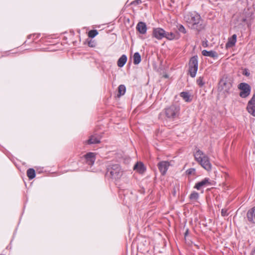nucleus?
I'll use <instances>...</instances> for the list:
<instances>
[{"mask_svg":"<svg viewBox=\"0 0 255 255\" xmlns=\"http://www.w3.org/2000/svg\"><path fill=\"white\" fill-rule=\"evenodd\" d=\"M232 87L231 83L229 81L227 77H223L219 81V89L221 91H223L224 93H229Z\"/></svg>","mask_w":255,"mask_h":255,"instance_id":"423d86ee","label":"nucleus"},{"mask_svg":"<svg viewBox=\"0 0 255 255\" xmlns=\"http://www.w3.org/2000/svg\"><path fill=\"white\" fill-rule=\"evenodd\" d=\"M180 108L178 104H172L164 109V113L167 118L174 120L180 114Z\"/></svg>","mask_w":255,"mask_h":255,"instance_id":"20e7f679","label":"nucleus"},{"mask_svg":"<svg viewBox=\"0 0 255 255\" xmlns=\"http://www.w3.org/2000/svg\"><path fill=\"white\" fill-rule=\"evenodd\" d=\"M164 37L169 40H172L173 39H178L179 38V34H175L172 32H167L165 31V34Z\"/></svg>","mask_w":255,"mask_h":255,"instance_id":"aec40b11","label":"nucleus"},{"mask_svg":"<svg viewBox=\"0 0 255 255\" xmlns=\"http://www.w3.org/2000/svg\"><path fill=\"white\" fill-rule=\"evenodd\" d=\"M248 112L254 117H255V94L249 101L247 107Z\"/></svg>","mask_w":255,"mask_h":255,"instance_id":"9d476101","label":"nucleus"},{"mask_svg":"<svg viewBox=\"0 0 255 255\" xmlns=\"http://www.w3.org/2000/svg\"><path fill=\"white\" fill-rule=\"evenodd\" d=\"M126 91V87L124 85H120L118 87V94L119 97L125 94Z\"/></svg>","mask_w":255,"mask_h":255,"instance_id":"5701e85b","label":"nucleus"},{"mask_svg":"<svg viewBox=\"0 0 255 255\" xmlns=\"http://www.w3.org/2000/svg\"><path fill=\"white\" fill-rule=\"evenodd\" d=\"M188 230H187L186 232L184 234L185 237L187 236L188 235Z\"/></svg>","mask_w":255,"mask_h":255,"instance_id":"f704fd0d","label":"nucleus"},{"mask_svg":"<svg viewBox=\"0 0 255 255\" xmlns=\"http://www.w3.org/2000/svg\"><path fill=\"white\" fill-rule=\"evenodd\" d=\"M237 41V35L236 34H233L231 38L228 39V41L226 44V48H230L235 45Z\"/></svg>","mask_w":255,"mask_h":255,"instance_id":"a211bd4d","label":"nucleus"},{"mask_svg":"<svg viewBox=\"0 0 255 255\" xmlns=\"http://www.w3.org/2000/svg\"><path fill=\"white\" fill-rule=\"evenodd\" d=\"M133 169L136 170L137 172L140 174H142L144 172L146 168L144 164L141 162H137L133 167Z\"/></svg>","mask_w":255,"mask_h":255,"instance_id":"dca6fc26","label":"nucleus"},{"mask_svg":"<svg viewBox=\"0 0 255 255\" xmlns=\"http://www.w3.org/2000/svg\"><path fill=\"white\" fill-rule=\"evenodd\" d=\"M243 74L248 77L250 75V73L248 69H245L243 71Z\"/></svg>","mask_w":255,"mask_h":255,"instance_id":"473e14b6","label":"nucleus"},{"mask_svg":"<svg viewBox=\"0 0 255 255\" xmlns=\"http://www.w3.org/2000/svg\"><path fill=\"white\" fill-rule=\"evenodd\" d=\"M177 29L180 32H181L183 34H185L186 33V30L185 27L181 24H178L177 25Z\"/></svg>","mask_w":255,"mask_h":255,"instance_id":"cd10ccee","label":"nucleus"},{"mask_svg":"<svg viewBox=\"0 0 255 255\" xmlns=\"http://www.w3.org/2000/svg\"><path fill=\"white\" fill-rule=\"evenodd\" d=\"M105 176L107 178L115 180L120 179L123 174V170L118 164H110L107 165Z\"/></svg>","mask_w":255,"mask_h":255,"instance_id":"f03ea898","label":"nucleus"},{"mask_svg":"<svg viewBox=\"0 0 255 255\" xmlns=\"http://www.w3.org/2000/svg\"><path fill=\"white\" fill-rule=\"evenodd\" d=\"M195 160L205 170L210 171L212 169V164L210 163L209 157L202 150L198 149L194 153Z\"/></svg>","mask_w":255,"mask_h":255,"instance_id":"7ed1b4c3","label":"nucleus"},{"mask_svg":"<svg viewBox=\"0 0 255 255\" xmlns=\"http://www.w3.org/2000/svg\"><path fill=\"white\" fill-rule=\"evenodd\" d=\"M27 177L29 179H32L35 177V171L33 168H29L26 172Z\"/></svg>","mask_w":255,"mask_h":255,"instance_id":"412c9836","label":"nucleus"},{"mask_svg":"<svg viewBox=\"0 0 255 255\" xmlns=\"http://www.w3.org/2000/svg\"><path fill=\"white\" fill-rule=\"evenodd\" d=\"M169 166V162L166 161H160L157 164L158 169L162 175H164L166 173Z\"/></svg>","mask_w":255,"mask_h":255,"instance_id":"f8f14e48","label":"nucleus"},{"mask_svg":"<svg viewBox=\"0 0 255 255\" xmlns=\"http://www.w3.org/2000/svg\"><path fill=\"white\" fill-rule=\"evenodd\" d=\"M186 172L188 175L195 174L196 170L195 168H191L187 170Z\"/></svg>","mask_w":255,"mask_h":255,"instance_id":"c756f323","label":"nucleus"},{"mask_svg":"<svg viewBox=\"0 0 255 255\" xmlns=\"http://www.w3.org/2000/svg\"><path fill=\"white\" fill-rule=\"evenodd\" d=\"M98 32L97 30H91L88 32V36L90 38H94L98 35Z\"/></svg>","mask_w":255,"mask_h":255,"instance_id":"bb28decb","label":"nucleus"},{"mask_svg":"<svg viewBox=\"0 0 255 255\" xmlns=\"http://www.w3.org/2000/svg\"><path fill=\"white\" fill-rule=\"evenodd\" d=\"M199 197L198 193L193 191L189 196V199L191 201H196Z\"/></svg>","mask_w":255,"mask_h":255,"instance_id":"393cba45","label":"nucleus"},{"mask_svg":"<svg viewBox=\"0 0 255 255\" xmlns=\"http://www.w3.org/2000/svg\"><path fill=\"white\" fill-rule=\"evenodd\" d=\"M40 34H30V35H29L28 36H27V38L28 39H32V41H34V40L35 39H37L39 37Z\"/></svg>","mask_w":255,"mask_h":255,"instance_id":"c85d7f7f","label":"nucleus"},{"mask_svg":"<svg viewBox=\"0 0 255 255\" xmlns=\"http://www.w3.org/2000/svg\"><path fill=\"white\" fill-rule=\"evenodd\" d=\"M180 97H182L186 102H190V95L188 92H182L180 94Z\"/></svg>","mask_w":255,"mask_h":255,"instance_id":"b1692460","label":"nucleus"},{"mask_svg":"<svg viewBox=\"0 0 255 255\" xmlns=\"http://www.w3.org/2000/svg\"><path fill=\"white\" fill-rule=\"evenodd\" d=\"M202 54L204 56H208L213 58H217L218 54L214 51H207L206 50H203L202 51Z\"/></svg>","mask_w":255,"mask_h":255,"instance_id":"f3484780","label":"nucleus"},{"mask_svg":"<svg viewBox=\"0 0 255 255\" xmlns=\"http://www.w3.org/2000/svg\"><path fill=\"white\" fill-rule=\"evenodd\" d=\"M247 216L249 222L255 223V206L248 211Z\"/></svg>","mask_w":255,"mask_h":255,"instance_id":"2eb2a0df","label":"nucleus"},{"mask_svg":"<svg viewBox=\"0 0 255 255\" xmlns=\"http://www.w3.org/2000/svg\"><path fill=\"white\" fill-rule=\"evenodd\" d=\"M85 163L92 166L95 163L96 160V154L94 152H89L83 156Z\"/></svg>","mask_w":255,"mask_h":255,"instance_id":"6e6552de","label":"nucleus"},{"mask_svg":"<svg viewBox=\"0 0 255 255\" xmlns=\"http://www.w3.org/2000/svg\"><path fill=\"white\" fill-rule=\"evenodd\" d=\"M221 215L223 217H226L228 215V210L226 209H223L221 211Z\"/></svg>","mask_w":255,"mask_h":255,"instance_id":"7c9ffc66","label":"nucleus"},{"mask_svg":"<svg viewBox=\"0 0 255 255\" xmlns=\"http://www.w3.org/2000/svg\"><path fill=\"white\" fill-rule=\"evenodd\" d=\"M88 45L90 47H94L95 46V43H94V41L91 40L88 42Z\"/></svg>","mask_w":255,"mask_h":255,"instance_id":"72a5a7b5","label":"nucleus"},{"mask_svg":"<svg viewBox=\"0 0 255 255\" xmlns=\"http://www.w3.org/2000/svg\"><path fill=\"white\" fill-rule=\"evenodd\" d=\"M184 18L189 26L192 29L200 32L205 28L203 20L198 13H189Z\"/></svg>","mask_w":255,"mask_h":255,"instance_id":"f257e3e1","label":"nucleus"},{"mask_svg":"<svg viewBox=\"0 0 255 255\" xmlns=\"http://www.w3.org/2000/svg\"><path fill=\"white\" fill-rule=\"evenodd\" d=\"M197 84L200 87H202L205 84V81H204L203 77H199L196 81Z\"/></svg>","mask_w":255,"mask_h":255,"instance_id":"a878e982","label":"nucleus"},{"mask_svg":"<svg viewBox=\"0 0 255 255\" xmlns=\"http://www.w3.org/2000/svg\"><path fill=\"white\" fill-rule=\"evenodd\" d=\"M238 88L241 90L240 96L242 98H246L250 94L251 87L248 84L241 83L238 85Z\"/></svg>","mask_w":255,"mask_h":255,"instance_id":"0eeeda50","label":"nucleus"},{"mask_svg":"<svg viewBox=\"0 0 255 255\" xmlns=\"http://www.w3.org/2000/svg\"><path fill=\"white\" fill-rule=\"evenodd\" d=\"M127 61V56L123 54L122 55L117 61V65L119 67H123Z\"/></svg>","mask_w":255,"mask_h":255,"instance_id":"6ab92c4d","label":"nucleus"},{"mask_svg":"<svg viewBox=\"0 0 255 255\" xmlns=\"http://www.w3.org/2000/svg\"><path fill=\"white\" fill-rule=\"evenodd\" d=\"M165 31L160 27L154 28L152 31V36L158 40H161L164 37Z\"/></svg>","mask_w":255,"mask_h":255,"instance_id":"1a4fd4ad","label":"nucleus"},{"mask_svg":"<svg viewBox=\"0 0 255 255\" xmlns=\"http://www.w3.org/2000/svg\"><path fill=\"white\" fill-rule=\"evenodd\" d=\"M101 136L98 134H94L90 136L89 138L84 142L87 144H98L100 143Z\"/></svg>","mask_w":255,"mask_h":255,"instance_id":"9b49d317","label":"nucleus"},{"mask_svg":"<svg viewBox=\"0 0 255 255\" xmlns=\"http://www.w3.org/2000/svg\"><path fill=\"white\" fill-rule=\"evenodd\" d=\"M251 255H255V249L252 252Z\"/></svg>","mask_w":255,"mask_h":255,"instance_id":"c9c22d12","label":"nucleus"},{"mask_svg":"<svg viewBox=\"0 0 255 255\" xmlns=\"http://www.w3.org/2000/svg\"><path fill=\"white\" fill-rule=\"evenodd\" d=\"M210 184V179L208 178H205L202 181L195 184L194 188L199 190L202 188L205 187Z\"/></svg>","mask_w":255,"mask_h":255,"instance_id":"ddd939ff","label":"nucleus"},{"mask_svg":"<svg viewBox=\"0 0 255 255\" xmlns=\"http://www.w3.org/2000/svg\"><path fill=\"white\" fill-rule=\"evenodd\" d=\"M133 64L137 65L139 64L141 61V56L138 52H135L133 56Z\"/></svg>","mask_w":255,"mask_h":255,"instance_id":"4be33fe9","label":"nucleus"},{"mask_svg":"<svg viewBox=\"0 0 255 255\" xmlns=\"http://www.w3.org/2000/svg\"><path fill=\"white\" fill-rule=\"evenodd\" d=\"M136 30L141 34H144L147 31V26L145 23L139 22L136 26Z\"/></svg>","mask_w":255,"mask_h":255,"instance_id":"4468645a","label":"nucleus"},{"mask_svg":"<svg viewBox=\"0 0 255 255\" xmlns=\"http://www.w3.org/2000/svg\"><path fill=\"white\" fill-rule=\"evenodd\" d=\"M198 67L197 56L192 57L189 62V73L190 76L194 78L195 77Z\"/></svg>","mask_w":255,"mask_h":255,"instance_id":"39448f33","label":"nucleus"},{"mask_svg":"<svg viewBox=\"0 0 255 255\" xmlns=\"http://www.w3.org/2000/svg\"><path fill=\"white\" fill-rule=\"evenodd\" d=\"M141 2H142V1L141 0H135L133 1H132L131 2L130 4L136 5L141 3Z\"/></svg>","mask_w":255,"mask_h":255,"instance_id":"2f4dec72","label":"nucleus"}]
</instances>
